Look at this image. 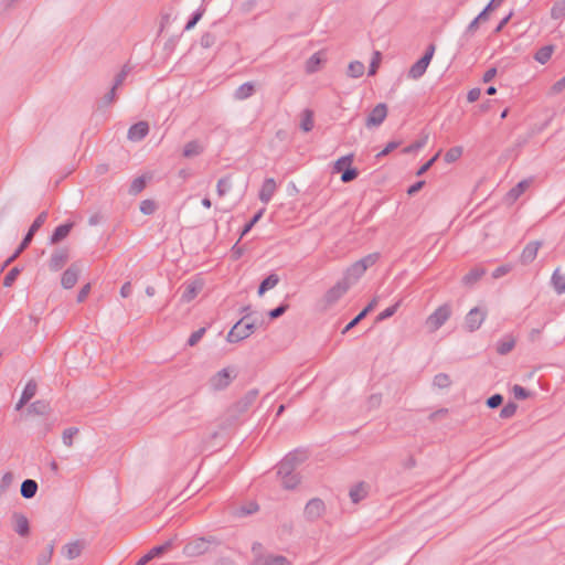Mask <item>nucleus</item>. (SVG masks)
Returning <instances> with one entry per match:
<instances>
[{
    "instance_id": "f257e3e1",
    "label": "nucleus",
    "mask_w": 565,
    "mask_h": 565,
    "mask_svg": "<svg viewBox=\"0 0 565 565\" xmlns=\"http://www.w3.org/2000/svg\"><path fill=\"white\" fill-rule=\"evenodd\" d=\"M255 330L256 322L248 320V315H244V317L232 327L227 333L226 340L230 343L239 342L253 334Z\"/></svg>"
},
{
    "instance_id": "f03ea898",
    "label": "nucleus",
    "mask_w": 565,
    "mask_h": 565,
    "mask_svg": "<svg viewBox=\"0 0 565 565\" xmlns=\"http://www.w3.org/2000/svg\"><path fill=\"white\" fill-rule=\"evenodd\" d=\"M258 394L259 391L257 388H253L246 392L244 396H242L237 402L227 408L226 413L228 417L232 419H237L256 402Z\"/></svg>"
},
{
    "instance_id": "7ed1b4c3",
    "label": "nucleus",
    "mask_w": 565,
    "mask_h": 565,
    "mask_svg": "<svg viewBox=\"0 0 565 565\" xmlns=\"http://www.w3.org/2000/svg\"><path fill=\"white\" fill-rule=\"evenodd\" d=\"M235 377L236 372L233 367H224L214 374L209 383L212 390L222 391L226 388Z\"/></svg>"
},
{
    "instance_id": "20e7f679",
    "label": "nucleus",
    "mask_w": 565,
    "mask_h": 565,
    "mask_svg": "<svg viewBox=\"0 0 565 565\" xmlns=\"http://www.w3.org/2000/svg\"><path fill=\"white\" fill-rule=\"evenodd\" d=\"M434 53H435V45L429 44L425 54L415 64H413L412 67L409 68L408 76L414 79L422 77L427 70V67L433 58Z\"/></svg>"
},
{
    "instance_id": "39448f33",
    "label": "nucleus",
    "mask_w": 565,
    "mask_h": 565,
    "mask_svg": "<svg viewBox=\"0 0 565 565\" xmlns=\"http://www.w3.org/2000/svg\"><path fill=\"white\" fill-rule=\"evenodd\" d=\"M451 308L449 305L438 307L426 320L431 331L438 330L450 317Z\"/></svg>"
},
{
    "instance_id": "423d86ee",
    "label": "nucleus",
    "mask_w": 565,
    "mask_h": 565,
    "mask_svg": "<svg viewBox=\"0 0 565 565\" xmlns=\"http://www.w3.org/2000/svg\"><path fill=\"white\" fill-rule=\"evenodd\" d=\"M324 512V502L319 498H313L307 502L303 510V515L308 521L313 522L320 519Z\"/></svg>"
},
{
    "instance_id": "0eeeda50",
    "label": "nucleus",
    "mask_w": 565,
    "mask_h": 565,
    "mask_svg": "<svg viewBox=\"0 0 565 565\" xmlns=\"http://www.w3.org/2000/svg\"><path fill=\"white\" fill-rule=\"evenodd\" d=\"M387 105L385 103L377 104L365 119L367 128L381 126L387 117Z\"/></svg>"
},
{
    "instance_id": "6e6552de",
    "label": "nucleus",
    "mask_w": 565,
    "mask_h": 565,
    "mask_svg": "<svg viewBox=\"0 0 565 565\" xmlns=\"http://www.w3.org/2000/svg\"><path fill=\"white\" fill-rule=\"evenodd\" d=\"M350 281L340 280L324 295V301L328 306L335 303L350 288Z\"/></svg>"
},
{
    "instance_id": "1a4fd4ad",
    "label": "nucleus",
    "mask_w": 565,
    "mask_h": 565,
    "mask_svg": "<svg viewBox=\"0 0 565 565\" xmlns=\"http://www.w3.org/2000/svg\"><path fill=\"white\" fill-rule=\"evenodd\" d=\"M486 315V311H482L480 308H472L465 319L466 329L470 332L478 330L484 321Z\"/></svg>"
},
{
    "instance_id": "9d476101",
    "label": "nucleus",
    "mask_w": 565,
    "mask_h": 565,
    "mask_svg": "<svg viewBox=\"0 0 565 565\" xmlns=\"http://www.w3.org/2000/svg\"><path fill=\"white\" fill-rule=\"evenodd\" d=\"M81 267L78 264H72L62 275L61 284L65 289H71L78 280Z\"/></svg>"
},
{
    "instance_id": "9b49d317",
    "label": "nucleus",
    "mask_w": 565,
    "mask_h": 565,
    "mask_svg": "<svg viewBox=\"0 0 565 565\" xmlns=\"http://www.w3.org/2000/svg\"><path fill=\"white\" fill-rule=\"evenodd\" d=\"M13 530L21 537L30 534V523L25 515L19 512L12 514Z\"/></svg>"
},
{
    "instance_id": "f8f14e48",
    "label": "nucleus",
    "mask_w": 565,
    "mask_h": 565,
    "mask_svg": "<svg viewBox=\"0 0 565 565\" xmlns=\"http://www.w3.org/2000/svg\"><path fill=\"white\" fill-rule=\"evenodd\" d=\"M542 246V242L541 241H533V242H530L522 250L521 253V256H520V262L523 264V265H529L531 264L537 256V252L540 249V247Z\"/></svg>"
},
{
    "instance_id": "ddd939ff",
    "label": "nucleus",
    "mask_w": 565,
    "mask_h": 565,
    "mask_svg": "<svg viewBox=\"0 0 565 565\" xmlns=\"http://www.w3.org/2000/svg\"><path fill=\"white\" fill-rule=\"evenodd\" d=\"M203 289V281L198 279L191 282H186L184 285V290L181 296V300L183 302L192 301L198 294Z\"/></svg>"
},
{
    "instance_id": "4468645a",
    "label": "nucleus",
    "mask_w": 565,
    "mask_h": 565,
    "mask_svg": "<svg viewBox=\"0 0 565 565\" xmlns=\"http://www.w3.org/2000/svg\"><path fill=\"white\" fill-rule=\"evenodd\" d=\"M149 132V125L147 121H138L132 125L128 130V139L131 141L142 140Z\"/></svg>"
},
{
    "instance_id": "2eb2a0df",
    "label": "nucleus",
    "mask_w": 565,
    "mask_h": 565,
    "mask_svg": "<svg viewBox=\"0 0 565 565\" xmlns=\"http://www.w3.org/2000/svg\"><path fill=\"white\" fill-rule=\"evenodd\" d=\"M84 546H85V543L83 541H79V540L71 542V543H67L66 545L63 546L62 554L67 559H74V558L78 557L82 554V551L84 550Z\"/></svg>"
},
{
    "instance_id": "dca6fc26",
    "label": "nucleus",
    "mask_w": 565,
    "mask_h": 565,
    "mask_svg": "<svg viewBox=\"0 0 565 565\" xmlns=\"http://www.w3.org/2000/svg\"><path fill=\"white\" fill-rule=\"evenodd\" d=\"M276 188L277 185L273 178L266 179L263 182L262 189L259 191V200L265 204L268 203L271 200Z\"/></svg>"
},
{
    "instance_id": "f3484780",
    "label": "nucleus",
    "mask_w": 565,
    "mask_h": 565,
    "mask_svg": "<svg viewBox=\"0 0 565 565\" xmlns=\"http://www.w3.org/2000/svg\"><path fill=\"white\" fill-rule=\"evenodd\" d=\"M207 548V542L204 539H198L193 542L188 543L184 546V554L188 556H195L204 553Z\"/></svg>"
},
{
    "instance_id": "a211bd4d",
    "label": "nucleus",
    "mask_w": 565,
    "mask_h": 565,
    "mask_svg": "<svg viewBox=\"0 0 565 565\" xmlns=\"http://www.w3.org/2000/svg\"><path fill=\"white\" fill-rule=\"evenodd\" d=\"M288 561L281 555H258L255 558V565H287Z\"/></svg>"
},
{
    "instance_id": "6ab92c4d",
    "label": "nucleus",
    "mask_w": 565,
    "mask_h": 565,
    "mask_svg": "<svg viewBox=\"0 0 565 565\" xmlns=\"http://www.w3.org/2000/svg\"><path fill=\"white\" fill-rule=\"evenodd\" d=\"M35 395V381L30 380L25 385L19 402L15 404L14 409L21 411L23 406Z\"/></svg>"
},
{
    "instance_id": "aec40b11",
    "label": "nucleus",
    "mask_w": 565,
    "mask_h": 565,
    "mask_svg": "<svg viewBox=\"0 0 565 565\" xmlns=\"http://www.w3.org/2000/svg\"><path fill=\"white\" fill-rule=\"evenodd\" d=\"M364 273H365L364 269L362 268L360 263L356 260L347 269L343 280L350 281V286H351L355 281H358L364 275Z\"/></svg>"
},
{
    "instance_id": "412c9836",
    "label": "nucleus",
    "mask_w": 565,
    "mask_h": 565,
    "mask_svg": "<svg viewBox=\"0 0 565 565\" xmlns=\"http://www.w3.org/2000/svg\"><path fill=\"white\" fill-rule=\"evenodd\" d=\"M67 259H68V254L66 250L61 249V250L55 252L51 256V259L49 263L50 269L54 270V271L61 269L66 264Z\"/></svg>"
},
{
    "instance_id": "4be33fe9",
    "label": "nucleus",
    "mask_w": 565,
    "mask_h": 565,
    "mask_svg": "<svg viewBox=\"0 0 565 565\" xmlns=\"http://www.w3.org/2000/svg\"><path fill=\"white\" fill-rule=\"evenodd\" d=\"M532 179H525L520 181L515 186H513L507 194L510 201L518 200L531 185Z\"/></svg>"
},
{
    "instance_id": "5701e85b",
    "label": "nucleus",
    "mask_w": 565,
    "mask_h": 565,
    "mask_svg": "<svg viewBox=\"0 0 565 565\" xmlns=\"http://www.w3.org/2000/svg\"><path fill=\"white\" fill-rule=\"evenodd\" d=\"M486 269L482 267H475L462 277V284L467 287H472L477 281L484 276Z\"/></svg>"
},
{
    "instance_id": "b1692460",
    "label": "nucleus",
    "mask_w": 565,
    "mask_h": 565,
    "mask_svg": "<svg viewBox=\"0 0 565 565\" xmlns=\"http://www.w3.org/2000/svg\"><path fill=\"white\" fill-rule=\"evenodd\" d=\"M204 150V146L199 140H191L184 145L183 156L193 158L200 156Z\"/></svg>"
},
{
    "instance_id": "393cba45",
    "label": "nucleus",
    "mask_w": 565,
    "mask_h": 565,
    "mask_svg": "<svg viewBox=\"0 0 565 565\" xmlns=\"http://www.w3.org/2000/svg\"><path fill=\"white\" fill-rule=\"evenodd\" d=\"M255 92V86L252 82H246L238 86L234 92V98L236 100H244L249 98Z\"/></svg>"
},
{
    "instance_id": "a878e982",
    "label": "nucleus",
    "mask_w": 565,
    "mask_h": 565,
    "mask_svg": "<svg viewBox=\"0 0 565 565\" xmlns=\"http://www.w3.org/2000/svg\"><path fill=\"white\" fill-rule=\"evenodd\" d=\"M349 495L353 503H358L367 495V484L360 482L351 488Z\"/></svg>"
},
{
    "instance_id": "bb28decb",
    "label": "nucleus",
    "mask_w": 565,
    "mask_h": 565,
    "mask_svg": "<svg viewBox=\"0 0 565 565\" xmlns=\"http://www.w3.org/2000/svg\"><path fill=\"white\" fill-rule=\"evenodd\" d=\"M279 282V277L276 274H270L266 277L258 287V296H263L267 290L276 287Z\"/></svg>"
},
{
    "instance_id": "cd10ccee",
    "label": "nucleus",
    "mask_w": 565,
    "mask_h": 565,
    "mask_svg": "<svg viewBox=\"0 0 565 565\" xmlns=\"http://www.w3.org/2000/svg\"><path fill=\"white\" fill-rule=\"evenodd\" d=\"M552 284H553L555 291L558 295L564 294L565 292V273L563 274V273H561L559 269H556L552 276Z\"/></svg>"
},
{
    "instance_id": "c85d7f7f",
    "label": "nucleus",
    "mask_w": 565,
    "mask_h": 565,
    "mask_svg": "<svg viewBox=\"0 0 565 565\" xmlns=\"http://www.w3.org/2000/svg\"><path fill=\"white\" fill-rule=\"evenodd\" d=\"M322 61H323L322 53L321 52L315 53L306 62V72L309 74L317 72L319 68V65L322 63Z\"/></svg>"
},
{
    "instance_id": "c756f323",
    "label": "nucleus",
    "mask_w": 565,
    "mask_h": 565,
    "mask_svg": "<svg viewBox=\"0 0 565 565\" xmlns=\"http://www.w3.org/2000/svg\"><path fill=\"white\" fill-rule=\"evenodd\" d=\"M259 509L258 504L255 501H249L234 510V514L237 516H247L255 512H257Z\"/></svg>"
},
{
    "instance_id": "7c9ffc66",
    "label": "nucleus",
    "mask_w": 565,
    "mask_h": 565,
    "mask_svg": "<svg viewBox=\"0 0 565 565\" xmlns=\"http://www.w3.org/2000/svg\"><path fill=\"white\" fill-rule=\"evenodd\" d=\"M515 347V340L514 338L512 337H507L505 339L499 341L497 343V352L500 354V355H505L508 354L509 352H511L513 350V348Z\"/></svg>"
},
{
    "instance_id": "2f4dec72",
    "label": "nucleus",
    "mask_w": 565,
    "mask_h": 565,
    "mask_svg": "<svg viewBox=\"0 0 565 565\" xmlns=\"http://www.w3.org/2000/svg\"><path fill=\"white\" fill-rule=\"evenodd\" d=\"M365 67L364 64L360 61H353L348 66V76L352 78H359L364 74Z\"/></svg>"
},
{
    "instance_id": "473e14b6",
    "label": "nucleus",
    "mask_w": 565,
    "mask_h": 565,
    "mask_svg": "<svg viewBox=\"0 0 565 565\" xmlns=\"http://www.w3.org/2000/svg\"><path fill=\"white\" fill-rule=\"evenodd\" d=\"M71 228H72L71 224H62V225L57 226L51 236V243L54 244V243H57L61 239L65 238L68 235Z\"/></svg>"
},
{
    "instance_id": "72a5a7b5",
    "label": "nucleus",
    "mask_w": 565,
    "mask_h": 565,
    "mask_svg": "<svg viewBox=\"0 0 565 565\" xmlns=\"http://www.w3.org/2000/svg\"><path fill=\"white\" fill-rule=\"evenodd\" d=\"M34 235H35V221H33L31 223L26 235L24 236V238L22 239V242L15 249V253H18L20 255L30 245Z\"/></svg>"
},
{
    "instance_id": "f704fd0d",
    "label": "nucleus",
    "mask_w": 565,
    "mask_h": 565,
    "mask_svg": "<svg viewBox=\"0 0 565 565\" xmlns=\"http://www.w3.org/2000/svg\"><path fill=\"white\" fill-rule=\"evenodd\" d=\"M551 18L561 21L565 19V0L554 2L551 9Z\"/></svg>"
},
{
    "instance_id": "c9c22d12",
    "label": "nucleus",
    "mask_w": 565,
    "mask_h": 565,
    "mask_svg": "<svg viewBox=\"0 0 565 565\" xmlns=\"http://www.w3.org/2000/svg\"><path fill=\"white\" fill-rule=\"evenodd\" d=\"M290 459H292V457H285L279 462L277 471L279 477H288L290 473H294L295 467H292V463H290Z\"/></svg>"
},
{
    "instance_id": "e433bc0d",
    "label": "nucleus",
    "mask_w": 565,
    "mask_h": 565,
    "mask_svg": "<svg viewBox=\"0 0 565 565\" xmlns=\"http://www.w3.org/2000/svg\"><path fill=\"white\" fill-rule=\"evenodd\" d=\"M21 495L31 499L35 495V480L26 479L21 484Z\"/></svg>"
},
{
    "instance_id": "4c0bfd02",
    "label": "nucleus",
    "mask_w": 565,
    "mask_h": 565,
    "mask_svg": "<svg viewBox=\"0 0 565 565\" xmlns=\"http://www.w3.org/2000/svg\"><path fill=\"white\" fill-rule=\"evenodd\" d=\"M353 158H354L353 153H350V154L339 158L333 164V172H335V173L342 172L343 170L349 168L353 161Z\"/></svg>"
},
{
    "instance_id": "58836bf2",
    "label": "nucleus",
    "mask_w": 565,
    "mask_h": 565,
    "mask_svg": "<svg viewBox=\"0 0 565 565\" xmlns=\"http://www.w3.org/2000/svg\"><path fill=\"white\" fill-rule=\"evenodd\" d=\"M300 128L305 132H309L313 128V113L310 109H306L302 113Z\"/></svg>"
},
{
    "instance_id": "ea45409f",
    "label": "nucleus",
    "mask_w": 565,
    "mask_h": 565,
    "mask_svg": "<svg viewBox=\"0 0 565 565\" xmlns=\"http://www.w3.org/2000/svg\"><path fill=\"white\" fill-rule=\"evenodd\" d=\"M553 50L554 47L552 45L541 47L534 55L535 61L545 64L551 58Z\"/></svg>"
},
{
    "instance_id": "a19ab883",
    "label": "nucleus",
    "mask_w": 565,
    "mask_h": 565,
    "mask_svg": "<svg viewBox=\"0 0 565 565\" xmlns=\"http://www.w3.org/2000/svg\"><path fill=\"white\" fill-rule=\"evenodd\" d=\"M54 551V542H47L45 547L43 548L40 558H38V565H45L47 564L51 558Z\"/></svg>"
},
{
    "instance_id": "79ce46f5",
    "label": "nucleus",
    "mask_w": 565,
    "mask_h": 565,
    "mask_svg": "<svg viewBox=\"0 0 565 565\" xmlns=\"http://www.w3.org/2000/svg\"><path fill=\"white\" fill-rule=\"evenodd\" d=\"M232 188L230 177H223L217 181L216 192L220 198L224 196Z\"/></svg>"
},
{
    "instance_id": "37998d69",
    "label": "nucleus",
    "mask_w": 565,
    "mask_h": 565,
    "mask_svg": "<svg viewBox=\"0 0 565 565\" xmlns=\"http://www.w3.org/2000/svg\"><path fill=\"white\" fill-rule=\"evenodd\" d=\"M462 151H463V149L460 146L452 147L449 150H447L444 159L447 163H452V162L457 161L462 156Z\"/></svg>"
},
{
    "instance_id": "c03bdc74",
    "label": "nucleus",
    "mask_w": 565,
    "mask_h": 565,
    "mask_svg": "<svg viewBox=\"0 0 565 565\" xmlns=\"http://www.w3.org/2000/svg\"><path fill=\"white\" fill-rule=\"evenodd\" d=\"M173 544V540H168L163 544L152 547L148 554L151 556V558H154L156 556H159L166 552H168Z\"/></svg>"
},
{
    "instance_id": "a18cd8bd",
    "label": "nucleus",
    "mask_w": 565,
    "mask_h": 565,
    "mask_svg": "<svg viewBox=\"0 0 565 565\" xmlns=\"http://www.w3.org/2000/svg\"><path fill=\"white\" fill-rule=\"evenodd\" d=\"M434 385L438 388H447L451 385V380L448 374L439 373L434 377Z\"/></svg>"
},
{
    "instance_id": "49530a36",
    "label": "nucleus",
    "mask_w": 565,
    "mask_h": 565,
    "mask_svg": "<svg viewBox=\"0 0 565 565\" xmlns=\"http://www.w3.org/2000/svg\"><path fill=\"white\" fill-rule=\"evenodd\" d=\"M380 258V254L379 253H372V254H369L366 256H364L363 258L359 259L358 262L360 263V265L362 266V268L364 269V271H366V269L371 266H373Z\"/></svg>"
},
{
    "instance_id": "de8ad7c7",
    "label": "nucleus",
    "mask_w": 565,
    "mask_h": 565,
    "mask_svg": "<svg viewBox=\"0 0 565 565\" xmlns=\"http://www.w3.org/2000/svg\"><path fill=\"white\" fill-rule=\"evenodd\" d=\"M146 186V180L143 177H138L134 179V181L130 184L129 193L132 195H137L140 193Z\"/></svg>"
},
{
    "instance_id": "09e8293b",
    "label": "nucleus",
    "mask_w": 565,
    "mask_h": 565,
    "mask_svg": "<svg viewBox=\"0 0 565 565\" xmlns=\"http://www.w3.org/2000/svg\"><path fill=\"white\" fill-rule=\"evenodd\" d=\"M20 273L21 269L18 266L11 268L3 279V286L11 287Z\"/></svg>"
},
{
    "instance_id": "8fccbe9b",
    "label": "nucleus",
    "mask_w": 565,
    "mask_h": 565,
    "mask_svg": "<svg viewBox=\"0 0 565 565\" xmlns=\"http://www.w3.org/2000/svg\"><path fill=\"white\" fill-rule=\"evenodd\" d=\"M280 478H281L284 488L288 489V490L295 489L300 481L298 476L295 473H290V476H288V477H280Z\"/></svg>"
},
{
    "instance_id": "3c124183",
    "label": "nucleus",
    "mask_w": 565,
    "mask_h": 565,
    "mask_svg": "<svg viewBox=\"0 0 565 565\" xmlns=\"http://www.w3.org/2000/svg\"><path fill=\"white\" fill-rule=\"evenodd\" d=\"M516 409H518V405L515 403L510 402L501 408L500 417L501 418H510V417L514 416V414L516 413Z\"/></svg>"
},
{
    "instance_id": "603ef678",
    "label": "nucleus",
    "mask_w": 565,
    "mask_h": 565,
    "mask_svg": "<svg viewBox=\"0 0 565 565\" xmlns=\"http://www.w3.org/2000/svg\"><path fill=\"white\" fill-rule=\"evenodd\" d=\"M215 42H216V35L211 32H205L200 39V44L204 49L212 47L215 44Z\"/></svg>"
},
{
    "instance_id": "864d4df0",
    "label": "nucleus",
    "mask_w": 565,
    "mask_h": 565,
    "mask_svg": "<svg viewBox=\"0 0 565 565\" xmlns=\"http://www.w3.org/2000/svg\"><path fill=\"white\" fill-rule=\"evenodd\" d=\"M130 72V67L128 65H124L121 71L116 75L115 77V82H114V88H118L119 86L122 85V83L125 82L127 75L129 74Z\"/></svg>"
},
{
    "instance_id": "5fc2aeb1",
    "label": "nucleus",
    "mask_w": 565,
    "mask_h": 565,
    "mask_svg": "<svg viewBox=\"0 0 565 565\" xmlns=\"http://www.w3.org/2000/svg\"><path fill=\"white\" fill-rule=\"evenodd\" d=\"M401 300H398L397 302H395L393 306L386 308L384 311H382L379 316H377V320L379 321H382V320H385L390 317H392L398 309V307L401 306Z\"/></svg>"
},
{
    "instance_id": "6e6d98bb",
    "label": "nucleus",
    "mask_w": 565,
    "mask_h": 565,
    "mask_svg": "<svg viewBox=\"0 0 565 565\" xmlns=\"http://www.w3.org/2000/svg\"><path fill=\"white\" fill-rule=\"evenodd\" d=\"M358 174H359V171L355 168L349 167L342 171L341 181L343 183L351 182L358 177Z\"/></svg>"
},
{
    "instance_id": "4d7b16f0",
    "label": "nucleus",
    "mask_w": 565,
    "mask_h": 565,
    "mask_svg": "<svg viewBox=\"0 0 565 565\" xmlns=\"http://www.w3.org/2000/svg\"><path fill=\"white\" fill-rule=\"evenodd\" d=\"M13 482V473L12 472H6L0 481V493H4L12 484Z\"/></svg>"
},
{
    "instance_id": "13d9d810",
    "label": "nucleus",
    "mask_w": 565,
    "mask_h": 565,
    "mask_svg": "<svg viewBox=\"0 0 565 565\" xmlns=\"http://www.w3.org/2000/svg\"><path fill=\"white\" fill-rule=\"evenodd\" d=\"M78 433V429L76 427L67 428L63 431V443L71 447L73 444V437Z\"/></svg>"
},
{
    "instance_id": "bf43d9fd",
    "label": "nucleus",
    "mask_w": 565,
    "mask_h": 565,
    "mask_svg": "<svg viewBox=\"0 0 565 565\" xmlns=\"http://www.w3.org/2000/svg\"><path fill=\"white\" fill-rule=\"evenodd\" d=\"M512 392L516 399H525L531 395L526 388L518 384L512 387Z\"/></svg>"
},
{
    "instance_id": "052dcab7",
    "label": "nucleus",
    "mask_w": 565,
    "mask_h": 565,
    "mask_svg": "<svg viewBox=\"0 0 565 565\" xmlns=\"http://www.w3.org/2000/svg\"><path fill=\"white\" fill-rule=\"evenodd\" d=\"M286 457H292L290 463H292L295 468L306 459L305 452L298 450L289 452Z\"/></svg>"
},
{
    "instance_id": "680f3d73",
    "label": "nucleus",
    "mask_w": 565,
    "mask_h": 565,
    "mask_svg": "<svg viewBox=\"0 0 565 565\" xmlns=\"http://www.w3.org/2000/svg\"><path fill=\"white\" fill-rule=\"evenodd\" d=\"M204 13V9L198 10L193 13L192 18L188 21L184 30L189 31L195 26V24L201 20L202 15Z\"/></svg>"
},
{
    "instance_id": "e2e57ef3",
    "label": "nucleus",
    "mask_w": 565,
    "mask_h": 565,
    "mask_svg": "<svg viewBox=\"0 0 565 565\" xmlns=\"http://www.w3.org/2000/svg\"><path fill=\"white\" fill-rule=\"evenodd\" d=\"M426 140H427V137H425L422 140H417L415 142H413L412 145L405 147L403 149V152L404 153H411V152H415V151L419 150L420 148H423L425 146Z\"/></svg>"
},
{
    "instance_id": "0e129e2a",
    "label": "nucleus",
    "mask_w": 565,
    "mask_h": 565,
    "mask_svg": "<svg viewBox=\"0 0 565 565\" xmlns=\"http://www.w3.org/2000/svg\"><path fill=\"white\" fill-rule=\"evenodd\" d=\"M141 213L150 215L156 211V204L150 200H145L140 204Z\"/></svg>"
},
{
    "instance_id": "69168bd1",
    "label": "nucleus",
    "mask_w": 565,
    "mask_h": 565,
    "mask_svg": "<svg viewBox=\"0 0 565 565\" xmlns=\"http://www.w3.org/2000/svg\"><path fill=\"white\" fill-rule=\"evenodd\" d=\"M204 333H205V328H200L199 330L194 331V332L190 335V338H189V340H188V344H189L190 347L195 345V344H196V343L202 339V337H203V334H204Z\"/></svg>"
},
{
    "instance_id": "338daca9",
    "label": "nucleus",
    "mask_w": 565,
    "mask_h": 565,
    "mask_svg": "<svg viewBox=\"0 0 565 565\" xmlns=\"http://www.w3.org/2000/svg\"><path fill=\"white\" fill-rule=\"evenodd\" d=\"M288 308H289V306L287 303H282V305L278 306L277 308L270 310L268 312V316L270 319H277L280 316H282L287 311Z\"/></svg>"
},
{
    "instance_id": "774afa93",
    "label": "nucleus",
    "mask_w": 565,
    "mask_h": 565,
    "mask_svg": "<svg viewBox=\"0 0 565 565\" xmlns=\"http://www.w3.org/2000/svg\"><path fill=\"white\" fill-rule=\"evenodd\" d=\"M503 402V397L502 395L500 394H494L492 396H490L488 399H487V406L489 408H497L499 407Z\"/></svg>"
}]
</instances>
